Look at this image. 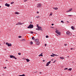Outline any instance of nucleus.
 Wrapping results in <instances>:
<instances>
[{"label": "nucleus", "mask_w": 76, "mask_h": 76, "mask_svg": "<svg viewBox=\"0 0 76 76\" xmlns=\"http://www.w3.org/2000/svg\"><path fill=\"white\" fill-rule=\"evenodd\" d=\"M49 37L48 36V35H47L46 36V38H48Z\"/></svg>", "instance_id": "26"}, {"label": "nucleus", "mask_w": 76, "mask_h": 76, "mask_svg": "<svg viewBox=\"0 0 76 76\" xmlns=\"http://www.w3.org/2000/svg\"><path fill=\"white\" fill-rule=\"evenodd\" d=\"M30 23H32V22H30Z\"/></svg>", "instance_id": "57"}, {"label": "nucleus", "mask_w": 76, "mask_h": 76, "mask_svg": "<svg viewBox=\"0 0 76 76\" xmlns=\"http://www.w3.org/2000/svg\"><path fill=\"white\" fill-rule=\"evenodd\" d=\"M35 40V41L36 42H39V39H36Z\"/></svg>", "instance_id": "12"}, {"label": "nucleus", "mask_w": 76, "mask_h": 76, "mask_svg": "<svg viewBox=\"0 0 76 76\" xmlns=\"http://www.w3.org/2000/svg\"><path fill=\"white\" fill-rule=\"evenodd\" d=\"M37 13H38V14L39 13V12L37 11Z\"/></svg>", "instance_id": "43"}, {"label": "nucleus", "mask_w": 76, "mask_h": 76, "mask_svg": "<svg viewBox=\"0 0 76 76\" xmlns=\"http://www.w3.org/2000/svg\"><path fill=\"white\" fill-rule=\"evenodd\" d=\"M72 8H71L70 9H69V10L70 11H72Z\"/></svg>", "instance_id": "24"}, {"label": "nucleus", "mask_w": 76, "mask_h": 76, "mask_svg": "<svg viewBox=\"0 0 76 76\" xmlns=\"http://www.w3.org/2000/svg\"><path fill=\"white\" fill-rule=\"evenodd\" d=\"M71 28L73 30H74V27H73V26H71Z\"/></svg>", "instance_id": "21"}, {"label": "nucleus", "mask_w": 76, "mask_h": 76, "mask_svg": "<svg viewBox=\"0 0 76 76\" xmlns=\"http://www.w3.org/2000/svg\"><path fill=\"white\" fill-rule=\"evenodd\" d=\"M3 75H4V74H3Z\"/></svg>", "instance_id": "64"}, {"label": "nucleus", "mask_w": 76, "mask_h": 76, "mask_svg": "<svg viewBox=\"0 0 76 76\" xmlns=\"http://www.w3.org/2000/svg\"><path fill=\"white\" fill-rule=\"evenodd\" d=\"M53 9L55 10H57L58 9V8L57 7H53Z\"/></svg>", "instance_id": "15"}, {"label": "nucleus", "mask_w": 76, "mask_h": 76, "mask_svg": "<svg viewBox=\"0 0 76 76\" xmlns=\"http://www.w3.org/2000/svg\"><path fill=\"white\" fill-rule=\"evenodd\" d=\"M6 45H7L8 46V47H11V46H12V44L11 43H8L7 42L6 43Z\"/></svg>", "instance_id": "5"}, {"label": "nucleus", "mask_w": 76, "mask_h": 76, "mask_svg": "<svg viewBox=\"0 0 76 76\" xmlns=\"http://www.w3.org/2000/svg\"><path fill=\"white\" fill-rule=\"evenodd\" d=\"M67 69H68V68H67L64 69V70H67Z\"/></svg>", "instance_id": "38"}, {"label": "nucleus", "mask_w": 76, "mask_h": 76, "mask_svg": "<svg viewBox=\"0 0 76 76\" xmlns=\"http://www.w3.org/2000/svg\"><path fill=\"white\" fill-rule=\"evenodd\" d=\"M26 41V40L25 39H23L20 40V41Z\"/></svg>", "instance_id": "11"}, {"label": "nucleus", "mask_w": 76, "mask_h": 76, "mask_svg": "<svg viewBox=\"0 0 76 76\" xmlns=\"http://www.w3.org/2000/svg\"><path fill=\"white\" fill-rule=\"evenodd\" d=\"M4 50H6V49H4Z\"/></svg>", "instance_id": "62"}, {"label": "nucleus", "mask_w": 76, "mask_h": 76, "mask_svg": "<svg viewBox=\"0 0 76 76\" xmlns=\"http://www.w3.org/2000/svg\"><path fill=\"white\" fill-rule=\"evenodd\" d=\"M39 24H38L37 25V28H38L39 27Z\"/></svg>", "instance_id": "25"}, {"label": "nucleus", "mask_w": 76, "mask_h": 76, "mask_svg": "<svg viewBox=\"0 0 76 76\" xmlns=\"http://www.w3.org/2000/svg\"><path fill=\"white\" fill-rule=\"evenodd\" d=\"M18 25H22L23 24H24V23H20V22H18Z\"/></svg>", "instance_id": "8"}, {"label": "nucleus", "mask_w": 76, "mask_h": 76, "mask_svg": "<svg viewBox=\"0 0 76 76\" xmlns=\"http://www.w3.org/2000/svg\"><path fill=\"white\" fill-rule=\"evenodd\" d=\"M43 53H42L40 54L39 55V57H40V56H41V57H42V56H43V55H42V54Z\"/></svg>", "instance_id": "10"}, {"label": "nucleus", "mask_w": 76, "mask_h": 76, "mask_svg": "<svg viewBox=\"0 0 76 76\" xmlns=\"http://www.w3.org/2000/svg\"><path fill=\"white\" fill-rule=\"evenodd\" d=\"M52 15H52V14H50V16H52Z\"/></svg>", "instance_id": "47"}, {"label": "nucleus", "mask_w": 76, "mask_h": 76, "mask_svg": "<svg viewBox=\"0 0 76 76\" xmlns=\"http://www.w3.org/2000/svg\"><path fill=\"white\" fill-rule=\"evenodd\" d=\"M34 28V25L31 24H30L27 27V28L29 29H31V28Z\"/></svg>", "instance_id": "2"}, {"label": "nucleus", "mask_w": 76, "mask_h": 76, "mask_svg": "<svg viewBox=\"0 0 76 76\" xmlns=\"http://www.w3.org/2000/svg\"><path fill=\"white\" fill-rule=\"evenodd\" d=\"M69 31H67L66 32V34H67V35H68L69 33Z\"/></svg>", "instance_id": "18"}, {"label": "nucleus", "mask_w": 76, "mask_h": 76, "mask_svg": "<svg viewBox=\"0 0 76 76\" xmlns=\"http://www.w3.org/2000/svg\"><path fill=\"white\" fill-rule=\"evenodd\" d=\"M60 58L62 60L63 59H64V58L63 57H60Z\"/></svg>", "instance_id": "17"}, {"label": "nucleus", "mask_w": 76, "mask_h": 76, "mask_svg": "<svg viewBox=\"0 0 76 76\" xmlns=\"http://www.w3.org/2000/svg\"><path fill=\"white\" fill-rule=\"evenodd\" d=\"M55 63V61H54V62H53V63Z\"/></svg>", "instance_id": "54"}, {"label": "nucleus", "mask_w": 76, "mask_h": 76, "mask_svg": "<svg viewBox=\"0 0 76 76\" xmlns=\"http://www.w3.org/2000/svg\"><path fill=\"white\" fill-rule=\"evenodd\" d=\"M69 36H71L72 35V33H71L69 32V33L68 34Z\"/></svg>", "instance_id": "14"}, {"label": "nucleus", "mask_w": 76, "mask_h": 76, "mask_svg": "<svg viewBox=\"0 0 76 76\" xmlns=\"http://www.w3.org/2000/svg\"><path fill=\"white\" fill-rule=\"evenodd\" d=\"M18 55H21V53H18Z\"/></svg>", "instance_id": "31"}, {"label": "nucleus", "mask_w": 76, "mask_h": 76, "mask_svg": "<svg viewBox=\"0 0 76 76\" xmlns=\"http://www.w3.org/2000/svg\"><path fill=\"white\" fill-rule=\"evenodd\" d=\"M56 35H57V36H58V35H57V34H56Z\"/></svg>", "instance_id": "61"}, {"label": "nucleus", "mask_w": 76, "mask_h": 76, "mask_svg": "<svg viewBox=\"0 0 76 76\" xmlns=\"http://www.w3.org/2000/svg\"><path fill=\"white\" fill-rule=\"evenodd\" d=\"M30 44L31 45H32V44H33V42H32V41H31Z\"/></svg>", "instance_id": "19"}, {"label": "nucleus", "mask_w": 76, "mask_h": 76, "mask_svg": "<svg viewBox=\"0 0 76 76\" xmlns=\"http://www.w3.org/2000/svg\"><path fill=\"white\" fill-rule=\"evenodd\" d=\"M68 16H72V15H69Z\"/></svg>", "instance_id": "35"}, {"label": "nucleus", "mask_w": 76, "mask_h": 76, "mask_svg": "<svg viewBox=\"0 0 76 76\" xmlns=\"http://www.w3.org/2000/svg\"><path fill=\"white\" fill-rule=\"evenodd\" d=\"M39 18V16L36 17V18Z\"/></svg>", "instance_id": "29"}, {"label": "nucleus", "mask_w": 76, "mask_h": 76, "mask_svg": "<svg viewBox=\"0 0 76 76\" xmlns=\"http://www.w3.org/2000/svg\"><path fill=\"white\" fill-rule=\"evenodd\" d=\"M64 45H65V46H66V45H67V44H65Z\"/></svg>", "instance_id": "46"}, {"label": "nucleus", "mask_w": 76, "mask_h": 76, "mask_svg": "<svg viewBox=\"0 0 76 76\" xmlns=\"http://www.w3.org/2000/svg\"><path fill=\"white\" fill-rule=\"evenodd\" d=\"M61 23H64V21H63V20L61 21Z\"/></svg>", "instance_id": "34"}, {"label": "nucleus", "mask_w": 76, "mask_h": 76, "mask_svg": "<svg viewBox=\"0 0 76 76\" xmlns=\"http://www.w3.org/2000/svg\"><path fill=\"white\" fill-rule=\"evenodd\" d=\"M51 61H49L48 62V63H47V64H50V63H51Z\"/></svg>", "instance_id": "22"}, {"label": "nucleus", "mask_w": 76, "mask_h": 76, "mask_svg": "<svg viewBox=\"0 0 76 76\" xmlns=\"http://www.w3.org/2000/svg\"><path fill=\"white\" fill-rule=\"evenodd\" d=\"M8 61L7 60H6V61Z\"/></svg>", "instance_id": "58"}, {"label": "nucleus", "mask_w": 76, "mask_h": 76, "mask_svg": "<svg viewBox=\"0 0 76 76\" xmlns=\"http://www.w3.org/2000/svg\"><path fill=\"white\" fill-rule=\"evenodd\" d=\"M13 3H14V2H12L11 3V4H13Z\"/></svg>", "instance_id": "27"}, {"label": "nucleus", "mask_w": 76, "mask_h": 76, "mask_svg": "<svg viewBox=\"0 0 76 76\" xmlns=\"http://www.w3.org/2000/svg\"><path fill=\"white\" fill-rule=\"evenodd\" d=\"M26 60L27 62H29V61H30V60H29V59L28 58L26 59Z\"/></svg>", "instance_id": "16"}, {"label": "nucleus", "mask_w": 76, "mask_h": 76, "mask_svg": "<svg viewBox=\"0 0 76 76\" xmlns=\"http://www.w3.org/2000/svg\"><path fill=\"white\" fill-rule=\"evenodd\" d=\"M50 56H51V57H54V56H53V55H50Z\"/></svg>", "instance_id": "33"}, {"label": "nucleus", "mask_w": 76, "mask_h": 76, "mask_svg": "<svg viewBox=\"0 0 76 76\" xmlns=\"http://www.w3.org/2000/svg\"><path fill=\"white\" fill-rule=\"evenodd\" d=\"M37 71L35 72H34V73H37Z\"/></svg>", "instance_id": "50"}, {"label": "nucleus", "mask_w": 76, "mask_h": 76, "mask_svg": "<svg viewBox=\"0 0 76 76\" xmlns=\"http://www.w3.org/2000/svg\"><path fill=\"white\" fill-rule=\"evenodd\" d=\"M54 56H58V55H56L55 54Z\"/></svg>", "instance_id": "45"}, {"label": "nucleus", "mask_w": 76, "mask_h": 76, "mask_svg": "<svg viewBox=\"0 0 76 76\" xmlns=\"http://www.w3.org/2000/svg\"><path fill=\"white\" fill-rule=\"evenodd\" d=\"M53 60H54V59H51V60L52 61H53Z\"/></svg>", "instance_id": "55"}, {"label": "nucleus", "mask_w": 76, "mask_h": 76, "mask_svg": "<svg viewBox=\"0 0 76 76\" xmlns=\"http://www.w3.org/2000/svg\"><path fill=\"white\" fill-rule=\"evenodd\" d=\"M66 22H67V23H69V22L68 21H67Z\"/></svg>", "instance_id": "49"}, {"label": "nucleus", "mask_w": 76, "mask_h": 76, "mask_svg": "<svg viewBox=\"0 0 76 76\" xmlns=\"http://www.w3.org/2000/svg\"><path fill=\"white\" fill-rule=\"evenodd\" d=\"M19 38H22V37L21 36H19L18 37Z\"/></svg>", "instance_id": "30"}, {"label": "nucleus", "mask_w": 76, "mask_h": 76, "mask_svg": "<svg viewBox=\"0 0 76 76\" xmlns=\"http://www.w3.org/2000/svg\"><path fill=\"white\" fill-rule=\"evenodd\" d=\"M16 25H19L18 23V22L16 24Z\"/></svg>", "instance_id": "42"}, {"label": "nucleus", "mask_w": 76, "mask_h": 76, "mask_svg": "<svg viewBox=\"0 0 76 76\" xmlns=\"http://www.w3.org/2000/svg\"><path fill=\"white\" fill-rule=\"evenodd\" d=\"M46 66H49V64H47L46 65Z\"/></svg>", "instance_id": "28"}, {"label": "nucleus", "mask_w": 76, "mask_h": 76, "mask_svg": "<svg viewBox=\"0 0 76 76\" xmlns=\"http://www.w3.org/2000/svg\"><path fill=\"white\" fill-rule=\"evenodd\" d=\"M70 12V11H69V10H68L66 11V12Z\"/></svg>", "instance_id": "36"}, {"label": "nucleus", "mask_w": 76, "mask_h": 76, "mask_svg": "<svg viewBox=\"0 0 76 76\" xmlns=\"http://www.w3.org/2000/svg\"><path fill=\"white\" fill-rule=\"evenodd\" d=\"M36 44L37 45H39L40 44V42H38L36 43Z\"/></svg>", "instance_id": "9"}, {"label": "nucleus", "mask_w": 76, "mask_h": 76, "mask_svg": "<svg viewBox=\"0 0 76 76\" xmlns=\"http://www.w3.org/2000/svg\"><path fill=\"white\" fill-rule=\"evenodd\" d=\"M41 7V4H38L37 5V7L39 8V7Z\"/></svg>", "instance_id": "6"}, {"label": "nucleus", "mask_w": 76, "mask_h": 76, "mask_svg": "<svg viewBox=\"0 0 76 76\" xmlns=\"http://www.w3.org/2000/svg\"><path fill=\"white\" fill-rule=\"evenodd\" d=\"M50 28H54V27H50Z\"/></svg>", "instance_id": "51"}, {"label": "nucleus", "mask_w": 76, "mask_h": 76, "mask_svg": "<svg viewBox=\"0 0 76 76\" xmlns=\"http://www.w3.org/2000/svg\"><path fill=\"white\" fill-rule=\"evenodd\" d=\"M26 1H27V0H25L24 1V2H26Z\"/></svg>", "instance_id": "44"}, {"label": "nucleus", "mask_w": 76, "mask_h": 76, "mask_svg": "<svg viewBox=\"0 0 76 76\" xmlns=\"http://www.w3.org/2000/svg\"><path fill=\"white\" fill-rule=\"evenodd\" d=\"M15 14H16V15H19V13L18 12H15Z\"/></svg>", "instance_id": "13"}, {"label": "nucleus", "mask_w": 76, "mask_h": 76, "mask_svg": "<svg viewBox=\"0 0 76 76\" xmlns=\"http://www.w3.org/2000/svg\"><path fill=\"white\" fill-rule=\"evenodd\" d=\"M36 30H37V31H43V29H42V27L41 26H39V27H38V28H37L36 29Z\"/></svg>", "instance_id": "1"}, {"label": "nucleus", "mask_w": 76, "mask_h": 76, "mask_svg": "<svg viewBox=\"0 0 76 76\" xmlns=\"http://www.w3.org/2000/svg\"><path fill=\"white\" fill-rule=\"evenodd\" d=\"M51 25H52V26H53V25H54V24H52Z\"/></svg>", "instance_id": "48"}, {"label": "nucleus", "mask_w": 76, "mask_h": 76, "mask_svg": "<svg viewBox=\"0 0 76 76\" xmlns=\"http://www.w3.org/2000/svg\"><path fill=\"white\" fill-rule=\"evenodd\" d=\"M71 50H73V48H71Z\"/></svg>", "instance_id": "56"}, {"label": "nucleus", "mask_w": 76, "mask_h": 76, "mask_svg": "<svg viewBox=\"0 0 76 76\" xmlns=\"http://www.w3.org/2000/svg\"><path fill=\"white\" fill-rule=\"evenodd\" d=\"M22 75L23 76H25V74H23Z\"/></svg>", "instance_id": "41"}, {"label": "nucleus", "mask_w": 76, "mask_h": 76, "mask_svg": "<svg viewBox=\"0 0 76 76\" xmlns=\"http://www.w3.org/2000/svg\"><path fill=\"white\" fill-rule=\"evenodd\" d=\"M56 33L58 35H61V33L58 30H56L55 31Z\"/></svg>", "instance_id": "3"}, {"label": "nucleus", "mask_w": 76, "mask_h": 76, "mask_svg": "<svg viewBox=\"0 0 76 76\" xmlns=\"http://www.w3.org/2000/svg\"><path fill=\"white\" fill-rule=\"evenodd\" d=\"M46 46H47V44H45V47H46Z\"/></svg>", "instance_id": "39"}, {"label": "nucleus", "mask_w": 76, "mask_h": 76, "mask_svg": "<svg viewBox=\"0 0 76 76\" xmlns=\"http://www.w3.org/2000/svg\"><path fill=\"white\" fill-rule=\"evenodd\" d=\"M31 38L33 40H34V39H35V38L34 37H32Z\"/></svg>", "instance_id": "20"}, {"label": "nucleus", "mask_w": 76, "mask_h": 76, "mask_svg": "<svg viewBox=\"0 0 76 76\" xmlns=\"http://www.w3.org/2000/svg\"><path fill=\"white\" fill-rule=\"evenodd\" d=\"M20 76H23L22 75H20Z\"/></svg>", "instance_id": "59"}, {"label": "nucleus", "mask_w": 76, "mask_h": 76, "mask_svg": "<svg viewBox=\"0 0 76 76\" xmlns=\"http://www.w3.org/2000/svg\"><path fill=\"white\" fill-rule=\"evenodd\" d=\"M45 61V60H43V62H44Z\"/></svg>", "instance_id": "52"}, {"label": "nucleus", "mask_w": 76, "mask_h": 76, "mask_svg": "<svg viewBox=\"0 0 76 76\" xmlns=\"http://www.w3.org/2000/svg\"><path fill=\"white\" fill-rule=\"evenodd\" d=\"M30 32L31 34H34V32L33 31H30Z\"/></svg>", "instance_id": "32"}, {"label": "nucleus", "mask_w": 76, "mask_h": 76, "mask_svg": "<svg viewBox=\"0 0 76 76\" xmlns=\"http://www.w3.org/2000/svg\"><path fill=\"white\" fill-rule=\"evenodd\" d=\"M3 68H4V69H6L7 68L6 67H3Z\"/></svg>", "instance_id": "40"}, {"label": "nucleus", "mask_w": 76, "mask_h": 76, "mask_svg": "<svg viewBox=\"0 0 76 76\" xmlns=\"http://www.w3.org/2000/svg\"><path fill=\"white\" fill-rule=\"evenodd\" d=\"M52 55H53V56H54V55H55V54H54L53 53H52Z\"/></svg>", "instance_id": "37"}, {"label": "nucleus", "mask_w": 76, "mask_h": 76, "mask_svg": "<svg viewBox=\"0 0 76 76\" xmlns=\"http://www.w3.org/2000/svg\"><path fill=\"white\" fill-rule=\"evenodd\" d=\"M10 58H15V59H17V58H16V57H15V56H13V55H10Z\"/></svg>", "instance_id": "4"}, {"label": "nucleus", "mask_w": 76, "mask_h": 76, "mask_svg": "<svg viewBox=\"0 0 76 76\" xmlns=\"http://www.w3.org/2000/svg\"><path fill=\"white\" fill-rule=\"evenodd\" d=\"M5 5V6H7V7H10V4H8L7 3H6Z\"/></svg>", "instance_id": "7"}, {"label": "nucleus", "mask_w": 76, "mask_h": 76, "mask_svg": "<svg viewBox=\"0 0 76 76\" xmlns=\"http://www.w3.org/2000/svg\"><path fill=\"white\" fill-rule=\"evenodd\" d=\"M1 6H0V8H1Z\"/></svg>", "instance_id": "63"}, {"label": "nucleus", "mask_w": 76, "mask_h": 76, "mask_svg": "<svg viewBox=\"0 0 76 76\" xmlns=\"http://www.w3.org/2000/svg\"><path fill=\"white\" fill-rule=\"evenodd\" d=\"M39 73H40V74H41L42 72H39Z\"/></svg>", "instance_id": "53"}, {"label": "nucleus", "mask_w": 76, "mask_h": 76, "mask_svg": "<svg viewBox=\"0 0 76 76\" xmlns=\"http://www.w3.org/2000/svg\"><path fill=\"white\" fill-rule=\"evenodd\" d=\"M1 31H0V33H1Z\"/></svg>", "instance_id": "60"}, {"label": "nucleus", "mask_w": 76, "mask_h": 76, "mask_svg": "<svg viewBox=\"0 0 76 76\" xmlns=\"http://www.w3.org/2000/svg\"><path fill=\"white\" fill-rule=\"evenodd\" d=\"M72 68H69V69H68V70L71 71L72 70Z\"/></svg>", "instance_id": "23"}]
</instances>
